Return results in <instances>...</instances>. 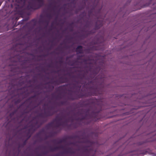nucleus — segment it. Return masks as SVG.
Segmentation results:
<instances>
[{
	"label": "nucleus",
	"instance_id": "nucleus-11",
	"mask_svg": "<svg viewBox=\"0 0 156 156\" xmlns=\"http://www.w3.org/2000/svg\"><path fill=\"white\" fill-rule=\"evenodd\" d=\"M63 148V147L62 146H60L59 147H55L53 148L51 147H50V150L51 151H54L56 150H58L60 148Z\"/></svg>",
	"mask_w": 156,
	"mask_h": 156
},
{
	"label": "nucleus",
	"instance_id": "nucleus-39",
	"mask_svg": "<svg viewBox=\"0 0 156 156\" xmlns=\"http://www.w3.org/2000/svg\"><path fill=\"white\" fill-rule=\"evenodd\" d=\"M49 108H48V109H49Z\"/></svg>",
	"mask_w": 156,
	"mask_h": 156
},
{
	"label": "nucleus",
	"instance_id": "nucleus-13",
	"mask_svg": "<svg viewBox=\"0 0 156 156\" xmlns=\"http://www.w3.org/2000/svg\"><path fill=\"white\" fill-rule=\"evenodd\" d=\"M72 149L69 148L68 149H66L65 150V151L66 153H69L71 154H73L75 153L74 151H71Z\"/></svg>",
	"mask_w": 156,
	"mask_h": 156
},
{
	"label": "nucleus",
	"instance_id": "nucleus-41",
	"mask_svg": "<svg viewBox=\"0 0 156 156\" xmlns=\"http://www.w3.org/2000/svg\"><path fill=\"white\" fill-rule=\"evenodd\" d=\"M75 137H77V136H75Z\"/></svg>",
	"mask_w": 156,
	"mask_h": 156
},
{
	"label": "nucleus",
	"instance_id": "nucleus-15",
	"mask_svg": "<svg viewBox=\"0 0 156 156\" xmlns=\"http://www.w3.org/2000/svg\"><path fill=\"white\" fill-rule=\"evenodd\" d=\"M31 23H34V26L37 23V21L35 19L32 20L31 21Z\"/></svg>",
	"mask_w": 156,
	"mask_h": 156
},
{
	"label": "nucleus",
	"instance_id": "nucleus-1",
	"mask_svg": "<svg viewBox=\"0 0 156 156\" xmlns=\"http://www.w3.org/2000/svg\"><path fill=\"white\" fill-rule=\"evenodd\" d=\"M11 1L12 2L9 6L16 10L24 8L32 11L38 9L44 5V1H5V2H10Z\"/></svg>",
	"mask_w": 156,
	"mask_h": 156
},
{
	"label": "nucleus",
	"instance_id": "nucleus-10",
	"mask_svg": "<svg viewBox=\"0 0 156 156\" xmlns=\"http://www.w3.org/2000/svg\"><path fill=\"white\" fill-rule=\"evenodd\" d=\"M102 26V22L100 21H98L95 25V29L96 30L99 29Z\"/></svg>",
	"mask_w": 156,
	"mask_h": 156
},
{
	"label": "nucleus",
	"instance_id": "nucleus-38",
	"mask_svg": "<svg viewBox=\"0 0 156 156\" xmlns=\"http://www.w3.org/2000/svg\"><path fill=\"white\" fill-rule=\"evenodd\" d=\"M53 95H54V94H52V96H53Z\"/></svg>",
	"mask_w": 156,
	"mask_h": 156
},
{
	"label": "nucleus",
	"instance_id": "nucleus-25",
	"mask_svg": "<svg viewBox=\"0 0 156 156\" xmlns=\"http://www.w3.org/2000/svg\"><path fill=\"white\" fill-rule=\"evenodd\" d=\"M59 82L60 83H65L66 82L65 81H63L60 80L59 81Z\"/></svg>",
	"mask_w": 156,
	"mask_h": 156
},
{
	"label": "nucleus",
	"instance_id": "nucleus-14",
	"mask_svg": "<svg viewBox=\"0 0 156 156\" xmlns=\"http://www.w3.org/2000/svg\"><path fill=\"white\" fill-rule=\"evenodd\" d=\"M53 125V123L50 122L47 125L46 127L47 128H49L51 127Z\"/></svg>",
	"mask_w": 156,
	"mask_h": 156
},
{
	"label": "nucleus",
	"instance_id": "nucleus-17",
	"mask_svg": "<svg viewBox=\"0 0 156 156\" xmlns=\"http://www.w3.org/2000/svg\"><path fill=\"white\" fill-rule=\"evenodd\" d=\"M47 17L48 18L50 19L51 17V15L50 14H48L47 15Z\"/></svg>",
	"mask_w": 156,
	"mask_h": 156
},
{
	"label": "nucleus",
	"instance_id": "nucleus-43",
	"mask_svg": "<svg viewBox=\"0 0 156 156\" xmlns=\"http://www.w3.org/2000/svg\"><path fill=\"white\" fill-rule=\"evenodd\" d=\"M53 1H55V0H54Z\"/></svg>",
	"mask_w": 156,
	"mask_h": 156
},
{
	"label": "nucleus",
	"instance_id": "nucleus-30",
	"mask_svg": "<svg viewBox=\"0 0 156 156\" xmlns=\"http://www.w3.org/2000/svg\"><path fill=\"white\" fill-rule=\"evenodd\" d=\"M138 4H137L135 6L136 7H137L138 6Z\"/></svg>",
	"mask_w": 156,
	"mask_h": 156
},
{
	"label": "nucleus",
	"instance_id": "nucleus-34",
	"mask_svg": "<svg viewBox=\"0 0 156 156\" xmlns=\"http://www.w3.org/2000/svg\"><path fill=\"white\" fill-rule=\"evenodd\" d=\"M53 109V107H51V109Z\"/></svg>",
	"mask_w": 156,
	"mask_h": 156
},
{
	"label": "nucleus",
	"instance_id": "nucleus-21",
	"mask_svg": "<svg viewBox=\"0 0 156 156\" xmlns=\"http://www.w3.org/2000/svg\"><path fill=\"white\" fill-rule=\"evenodd\" d=\"M58 80H55L54 81H53L52 82L53 83H56V84H57L58 83Z\"/></svg>",
	"mask_w": 156,
	"mask_h": 156
},
{
	"label": "nucleus",
	"instance_id": "nucleus-36",
	"mask_svg": "<svg viewBox=\"0 0 156 156\" xmlns=\"http://www.w3.org/2000/svg\"><path fill=\"white\" fill-rule=\"evenodd\" d=\"M44 130L43 129H42L41 131H42V132H43L44 131Z\"/></svg>",
	"mask_w": 156,
	"mask_h": 156
},
{
	"label": "nucleus",
	"instance_id": "nucleus-32",
	"mask_svg": "<svg viewBox=\"0 0 156 156\" xmlns=\"http://www.w3.org/2000/svg\"><path fill=\"white\" fill-rule=\"evenodd\" d=\"M2 2H1V1H0V6L1 5V4H2Z\"/></svg>",
	"mask_w": 156,
	"mask_h": 156
},
{
	"label": "nucleus",
	"instance_id": "nucleus-19",
	"mask_svg": "<svg viewBox=\"0 0 156 156\" xmlns=\"http://www.w3.org/2000/svg\"><path fill=\"white\" fill-rule=\"evenodd\" d=\"M15 111H14L13 112H12L10 114V116H12V115H14V114L15 113Z\"/></svg>",
	"mask_w": 156,
	"mask_h": 156
},
{
	"label": "nucleus",
	"instance_id": "nucleus-4",
	"mask_svg": "<svg viewBox=\"0 0 156 156\" xmlns=\"http://www.w3.org/2000/svg\"><path fill=\"white\" fill-rule=\"evenodd\" d=\"M84 142L85 143L89 144L90 145V147L89 150L88 149V147H85L83 149V152L85 153L86 156H91V153L95 154L96 151H94L92 147L94 144L93 142L87 139L85 140Z\"/></svg>",
	"mask_w": 156,
	"mask_h": 156
},
{
	"label": "nucleus",
	"instance_id": "nucleus-5",
	"mask_svg": "<svg viewBox=\"0 0 156 156\" xmlns=\"http://www.w3.org/2000/svg\"><path fill=\"white\" fill-rule=\"evenodd\" d=\"M55 112L54 111L51 112L50 110H48V111L46 112L45 110L44 114L43 113L40 114L39 115L37 116V117L43 118L44 117V116H45L46 117L51 116L54 115Z\"/></svg>",
	"mask_w": 156,
	"mask_h": 156
},
{
	"label": "nucleus",
	"instance_id": "nucleus-26",
	"mask_svg": "<svg viewBox=\"0 0 156 156\" xmlns=\"http://www.w3.org/2000/svg\"><path fill=\"white\" fill-rule=\"evenodd\" d=\"M63 79H64L65 80H66L67 79V78H63L62 77H61L59 79L60 80H63Z\"/></svg>",
	"mask_w": 156,
	"mask_h": 156
},
{
	"label": "nucleus",
	"instance_id": "nucleus-28",
	"mask_svg": "<svg viewBox=\"0 0 156 156\" xmlns=\"http://www.w3.org/2000/svg\"><path fill=\"white\" fill-rule=\"evenodd\" d=\"M82 57V56H78V58H77V59H80V57Z\"/></svg>",
	"mask_w": 156,
	"mask_h": 156
},
{
	"label": "nucleus",
	"instance_id": "nucleus-31",
	"mask_svg": "<svg viewBox=\"0 0 156 156\" xmlns=\"http://www.w3.org/2000/svg\"><path fill=\"white\" fill-rule=\"evenodd\" d=\"M41 133V132H40L39 133H38L37 134V135L40 134Z\"/></svg>",
	"mask_w": 156,
	"mask_h": 156
},
{
	"label": "nucleus",
	"instance_id": "nucleus-12",
	"mask_svg": "<svg viewBox=\"0 0 156 156\" xmlns=\"http://www.w3.org/2000/svg\"><path fill=\"white\" fill-rule=\"evenodd\" d=\"M39 22H40L42 23L45 24H46V27H47L49 23V20H40Z\"/></svg>",
	"mask_w": 156,
	"mask_h": 156
},
{
	"label": "nucleus",
	"instance_id": "nucleus-16",
	"mask_svg": "<svg viewBox=\"0 0 156 156\" xmlns=\"http://www.w3.org/2000/svg\"><path fill=\"white\" fill-rule=\"evenodd\" d=\"M98 72V70H97V69H96L95 70H94L93 73L94 75H96L97 74Z\"/></svg>",
	"mask_w": 156,
	"mask_h": 156
},
{
	"label": "nucleus",
	"instance_id": "nucleus-9",
	"mask_svg": "<svg viewBox=\"0 0 156 156\" xmlns=\"http://www.w3.org/2000/svg\"><path fill=\"white\" fill-rule=\"evenodd\" d=\"M76 51L80 54L83 53V47L81 45L78 46L76 48Z\"/></svg>",
	"mask_w": 156,
	"mask_h": 156
},
{
	"label": "nucleus",
	"instance_id": "nucleus-27",
	"mask_svg": "<svg viewBox=\"0 0 156 156\" xmlns=\"http://www.w3.org/2000/svg\"><path fill=\"white\" fill-rule=\"evenodd\" d=\"M140 9V8L139 7V8H137V9H136L135 10H133V11L136 10H137Z\"/></svg>",
	"mask_w": 156,
	"mask_h": 156
},
{
	"label": "nucleus",
	"instance_id": "nucleus-29",
	"mask_svg": "<svg viewBox=\"0 0 156 156\" xmlns=\"http://www.w3.org/2000/svg\"><path fill=\"white\" fill-rule=\"evenodd\" d=\"M70 30L72 31H73V28H70Z\"/></svg>",
	"mask_w": 156,
	"mask_h": 156
},
{
	"label": "nucleus",
	"instance_id": "nucleus-22",
	"mask_svg": "<svg viewBox=\"0 0 156 156\" xmlns=\"http://www.w3.org/2000/svg\"><path fill=\"white\" fill-rule=\"evenodd\" d=\"M27 140H25L23 143V144L24 146L26 145L27 142Z\"/></svg>",
	"mask_w": 156,
	"mask_h": 156
},
{
	"label": "nucleus",
	"instance_id": "nucleus-35",
	"mask_svg": "<svg viewBox=\"0 0 156 156\" xmlns=\"http://www.w3.org/2000/svg\"><path fill=\"white\" fill-rule=\"evenodd\" d=\"M48 67H51V66H50V65H49L48 66Z\"/></svg>",
	"mask_w": 156,
	"mask_h": 156
},
{
	"label": "nucleus",
	"instance_id": "nucleus-33",
	"mask_svg": "<svg viewBox=\"0 0 156 156\" xmlns=\"http://www.w3.org/2000/svg\"><path fill=\"white\" fill-rule=\"evenodd\" d=\"M62 142V140L58 142V143H61Z\"/></svg>",
	"mask_w": 156,
	"mask_h": 156
},
{
	"label": "nucleus",
	"instance_id": "nucleus-23",
	"mask_svg": "<svg viewBox=\"0 0 156 156\" xmlns=\"http://www.w3.org/2000/svg\"><path fill=\"white\" fill-rule=\"evenodd\" d=\"M78 88H79V89L77 91H76V92H79V91L80 89V88H81V86H78Z\"/></svg>",
	"mask_w": 156,
	"mask_h": 156
},
{
	"label": "nucleus",
	"instance_id": "nucleus-2",
	"mask_svg": "<svg viewBox=\"0 0 156 156\" xmlns=\"http://www.w3.org/2000/svg\"><path fill=\"white\" fill-rule=\"evenodd\" d=\"M102 106L101 105H95L92 109H88L86 112V115L82 118V119H86L87 116L94 121H97L101 117L99 115V112L102 110Z\"/></svg>",
	"mask_w": 156,
	"mask_h": 156
},
{
	"label": "nucleus",
	"instance_id": "nucleus-8",
	"mask_svg": "<svg viewBox=\"0 0 156 156\" xmlns=\"http://www.w3.org/2000/svg\"><path fill=\"white\" fill-rule=\"evenodd\" d=\"M48 8H52L53 10L56 9L57 7L55 2H53L50 3L48 5Z\"/></svg>",
	"mask_w": 156,
	"mask_h": 156
},
{
	"label": "nucleus",
	"instance_id": "nucleus-40",
	"mask_svg": "<svg viewBox=\"0 0 156 156\" xmlns=\"http://www.w3.org/2000/svg\"><path fill=\"white\" fill-rule=\"evenodd\" d=\"M100 10H101L100 9L99 10V11H100Z\"/></svg>",
	"mask_w": 156,
	"mask_h": 156
},
{
	"label": "nucleus",
	"instance_id": "nucleus-7",
	"mask_svg": "<svg viewBox=\"0 0 156 156\" xmlns=\"http://www.w3.org/2000/svg\"><path fill=\"white\" fill-rule=\"evenodd\" d=\"M62 119L59 118L58 119V121H57L56 123V126L58 127H59V126H62L63 124L65 123H67L68 122V119H66L65 121L64 122H59V121H60L62 120Z\"/></svg>",
	"mask_w": 156,
	"mask_h": 156
},
{
	"label": "nucleus",
	"instance_id": "nucleus-18",
	"mask_svg": "<svg viewBox=\"0 0 156 156\" xmlns=\"http://www.w3.org/2000/svg\"><path fill=\"white\" fill-rule=\"evenodd\" d=\"M93 11V9H92L91 10H90V11H89L88 12V14L89 15H90L91 14V13Z\"/></svg>",
	"mask_w": 156,
	"mask_h": 156
},
{
	"label": "nucleus",
	"instance_id": "nucleus-6",
	"mask_svg": "<svg viewBox=\"0 0 156 156\" xmlns=\"http://www.w3.org/2000/svg\"><path fill=\"white\" fill-rule=\"evenodd\" d=\"M44 122H42L41 123V124L40 125H39V124H38V121H37L35 123H34V125L35 126H37V128H34V126L33 125V124H32L31 126H32V128H31V129H30L29 130H28V133L27 134V136H28V138H29L31 136V134H30V130L31 129H33V131H35L36 130V129L37 128H39V127H40V126H41V125H42V124L44 123Z\"/></svg>",
	"mask_w": 156,
	"mask_h": 156
},
{
	"label": "nucleus",
	"instance_id": "nucleus-20",
	"mask_svg": "<svg viewBox=\"0 0 156 156\" xmlns=\"http://www.w3.org/2000/svg\"><path fill=\"white\" fill-rule=\"evenodd\" d=\"M36 97V95H34L31 97L30 98V99L31 98H35Z\"/></svg>",
	"mask_w": 156,
	"mask_h": 156
},
{
	"label": "nucleus",
	"instance_id": "nucleus-24",
	"mask_svg": "<svg viewBox=\"0 0 156 156\" xmlns=\"http://www.w3.org/2000/svg\"><path fill=\"white\" fill-rule=\"evenodd\" d=\"M59 62L60 64H62L63 62V61L62 59V58L59 61Z\"/></svg>",
	"mask_w": 156,
	"mask_h": 156
},
{
	"label": "nucleus",
	"instance_id": "nucleus-42",
	"mask_svg": "<svg viewBox=\"0 0 156 156\" xmlns=\"http://www.w3.org/2000/svg\"><path fill=\"white\" fill-rule=\"evenodd\" d=\"M93 9H95V8H93Z\"/></svg>",
	"mask_w": 156,
	"mask_h": 156
},
{
	"label": "nucleus",
	"instance_id": "nucleus-3",
	"mask_svg": "<svg viewBox=\"0 0 156 156\" xmlns=\"http://www.w3.org/2000/svg\"><path fill=\"white\" fill-rule=\"evenodd\" d=\"M97 94L96 90H95L93 92L90 91L84 94L81 93L79 94H77L76 96H73L72 95H70L69 98V99L73 100L82 98L83 97H88L90 96H96Z\"/></svg>",
	"mask_w": 156,
	"mask_h": 156
},
{
	"label": "nucleus",
	"instance_id": "nucleus-37",
	"mask_svg": "<svg viewBox=\"0 0 156 156\" xmlns=\"http://www.w3.org/2000/svg\"><path fill=\"white\" fill-rule=\"evenodd\" d=\"M91 155V156H94V154H93V155Z\"/></svg>",
	"mask_w": 156,
	"mask_h": 156
}]
</instances>
